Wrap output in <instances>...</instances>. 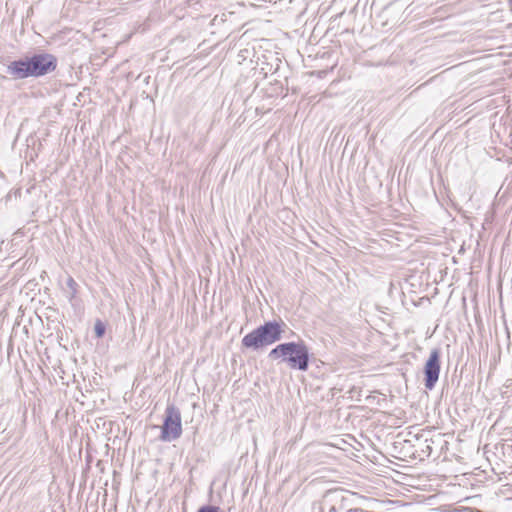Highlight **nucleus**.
<instances>
[{"mask_svg":"<svg viewBox=\"0 0 512 512\" xmlns=\"http://www.w3.org/2000/svg\"><path fill=\"white\" fill-rule=\"evenodd\" d=\"M67 283H68V286H70V287H73L74 285H76V283L73 280V278H69Z\"/></svg>","mask_w":512,"mask_h":512,"instance_id":"6e6552de","label":"nucleus"},{"mask_svg":"<svg viewBox=\"0 0 512 512\" xmlns=\"http://www.w3.org/2000/svg\"><path fill=\"white\" fill-rule=\"evenodd\" d=\"M197 512H220V509L217 506L206 505L200 507Z\"/></svg>","mask_w":512,"mask_h":512,"instance_id":"0eeeda50","label":"nucleus"},{"mask_svg":"<svg viewBox=\"0 0 512 512\" xmlns=\"http://www.w3.org/2000/svg\"><path fill=\"white\" fill-rule=\"evenodd\" d=\"M284 322L269 321L245 335L242 339V346L258 350L264 346L271 345L282 338Z\"/></svg>","mask_w":512,"mask_h":512,"instance_id":"7ed1b4c3","label":"nucleus"},{"mask_svg":"<svg viewBox=\"0 0 512 512\" xmlns=\"http://www.w3.org/2000/svg\"><path fill=\"white\" fill-rule=\"evenodd\" d=\"M440 373V351L433 349L424 367L425 387L433 389L439 379Z\"/></svg>","mask_w":512,"mask_h":512,"instance_id":"39448f33","label":"nucleus"},{"mask_svg":"<svg viewBox=\"0 0 512 512\" xmlns=\"http://www.w3.org/2000/svg\"><path fill=\"white\" fill-rule=\"evenodd\" d=\"M95 334L98 338L102 337L105 333V326L102 322L97 321L94 326Z\"/></svg>","mask_w":512,"mask_h":512,"instance_id":"423d86ee","label":"nucleus"},{"mask_svg":"<svg viewBox=\"0 0 512 512\" xmlns=\"http://www.w3.org/2000/svg\"><path fill=\"white\" fill-rule=\"evenodd\" d=\"M181 434L182 424L180 411L175 406L169 405L165 410L160 439L164 442H171L178 439Z\"/></svg>","mask_w":512,"mask_h":512,"instance_id":"20e7f679","label":"nucleus"},{"mask_svg":"<svg viewBox=\"0 0 512 512\" xmlns=\"http://www.w3.org/2000/svg\"><path fill=\"white\" fill-rule=\"evenodd\" d=\"M268 356L274 360L281 359L291 369L306 371L309 367V348L302 340L279 344L269 352Z\"/></svg>","mask_w":512,"mask_h":512,"instance_id":"f03ea898","label":"nucleus"},{"mask_svg":"<svg viewBox=\"0 0 512 512\" xmlns=\"http://www.w3.org/2000/svg\"><path fill=\"white\" fill-rule=\"evenodd\" d=\"M56 68V58L50 54H37L23 60L11 62L7 72L15 79L45 75Z\"/></svg>","mask_w":512,"mask_h":512,"instance_id":"f257e3e1","label":"nucleus"}]
</instances>
